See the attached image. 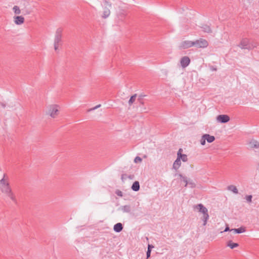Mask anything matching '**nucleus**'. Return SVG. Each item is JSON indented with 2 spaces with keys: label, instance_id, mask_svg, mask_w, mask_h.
I'll list each match as a JSON object with an SVG mask.
<instances>
[{
  "label": "nucleus",
  "instance_id": "nucleus-14",
  "mask_svg": "<svg viewBox=\"0 0 259 259\" xmlns=\"http://www.w3.org/2000/svg\"><path fill=\"white\" fill-rule=\"evenodd\" d=\"M181 165V161L179 159V158H177L173 164L172 168L175 169L176 170H177L180 167Z\"/></svg>",
  "mask_w": 259,
  "mask_h": 259
},
{
  "label": "nucleus",
  "instance_id": "nucleus-6",
  "mask_svg": "<svg viewBox=\"0 0 259 259\" xmlns=\"http://www.w3.org/2000/svg\"><path fill=\"white\" fill-rule=\"evenodd\" d=\"M194 46V41L190 40H185L181 42L179 48L181 50L188 49Z\"/></svg>",
  "mask_w": 259,
  "mask_h": 259
},
{
  "label": "nucleus",
  "instance_id": "nucleus-31",
  "mask_svg": "<svg viewBox=\"0 0 259 259\" xmlns=\"http://www.w3.org/2000/svg\"><path fill=\"white\" fill-rule=\"evenodd\" d=\"M205 141H206V140L203 138V135L200 140L201 144L202 145H204L205 144Z\"/></svg>",
  "mask_w": 259,
  "mask_h": 259
},
{
  "label": "nucleus",
  "instance_id": "nucleus-39",
  "mask_svg": "<svg viewBox=\"0 0 259 259\" xmlns=\"http://www.w3.org/2000/svg\"><path fill=\"white\" fill-rule=\"evenodd\" d=\"M105 3H106L109 6V7H111V4L109 3L108 2L106 1Z\"/></svg>",
  "mask_w": 259,
  "mask_h": 259
},
{
  "label": "nucleus",
  "instance_id": "nucleus-2",
  "mask_svg": "<svg viewBox=\"0 0 259 259\" xmlns=\"http://www.w3.org/2000/svg\"><path fill=\"white\" fill-rule=\"evenodd\" d=\"M194 209H197L199 212L203 213L202 220L203 221V226L206 225L209 218L207 209L202 204H198L193 206Z\"/></svg>",
  "mask_w": 259,
  "mask_h": 259
},
{
  "label": "nucleus",
  "instance_id": "nucleus-20",
  "mask_svg": "<svg viewBox=\"0 0 259 259\" xmlns=\"http://www.w3.org/2000/svg\"><path fill=\"white\" fill-rule=\"evenodd\" d=\"M227 245L229 246L231 249H233L239 246V244L237 243H234L232 241L230 240L227 243Z\"/></svg>",
  "mask_w": 259,
  "mask_h": 259
},
{
  "label": "nucleus",
  "instance_id": "nucleus-37",
  "mask_svg": "<svg viewBox=\"0 0 259 259\" xmlns=\"http://www.w3.org/2000/svg\"><path fill=\"white\" fill-rule=\"evenodd\" d=\"M154 246L152 245L149 244L148 246V249H149L151 251L152 248H153Z\"/></svg>",
  "mask_w": 259,
  "mask_h": 259
},
{
  "label": "nucleus",
  "instance_id": "nucleus-7",
  "mask_svg": "<svg viewBox=\"0 0 259 259\" xmlns=\"http://www.w3.org/2000/svg\"><path fill=\"white\" fill-rule=\"evenodd\" d=\"M239 46L242 49L250 50L251 49L249 44V40L248 38H243L240 43Z\"/></svg>",
  "mask_w": 259,
  "mask_h": 259
},
{
  "label": "nucleus",
  "instance_id": "nucleus-10",
  "mask_svg": "<svg viewBox=\"0 0 259 259\" xmlns=\"http://www.w3.org/2000/svg\"><path fill=\"white\" fill-rule=\"evenodd\" d=\"M182 151L183 150L181 148L179 149L177 154V158H179L180 160L182 159L183 161L186 162L188 160L187 156L186 154H182Z\"/></svg>",
  "mask_w": 259,
  "mask_h": 259
},
{
  "label": "nucleus",
  "instance_id": "nucleus-15",
  "mask_svg": "<svg viewBox=\"0 0 259 259\" xmlns=\"http://www.w3.org/2000/svg\"><path fill=\"white\" fill-rule=\"evenodd\" d=\"M110 14V11L108 8H105L103 12L102 18L106 19L109 17Z\"/></svg>",
  "mask_w": 259,
  "mask_h": 259
},
{
  "label": "nucleus",
  "instance_id": "nucleus-17",
  "mask_svg": "<svg viewBox=\"0 0 259 259\" xmlns=\"http://www.w3.org/2000/svg\"><path fill=\"white\" fill-rule=\"evenodd\" d=\"M202 28L203 31L204 32H206V33H211L212 32L211 28L209 26H208L207 25H203L202 26Z\"/></svg>",
  "mask_w": 259,
  "mask_h": 259
},
{
  "label": "nucleus",
  "instance_id": "nucleus-18",
  "mask_svg": "<svg viewBox=\"0 0 259 259\" xmlns=\"http://www.w3.org/2000/svg\"><path fill=\"white\" fill-rule=\"evenodd\" d=\"M228 190L232 191L235 194H238V191L236 187L234 185H230L227 187Z\"/></svg>",
  "mask_w": 259,
  "mask_h": 259
},
{
  "label": "nucleus",
  "instance_id": "nucleus-32",
  "mask_svg": "<svg viewBox=\"0 0 259 259\" xmlns=\"http://www.w3.org/2000/svg\"><path fill=\"white\" fill-rule=\"evenodd\" d=\"M100 106H101V105H100V104H99V105H98L96 106L95 107H94V108L89 109L88 111V112H90V111H92V110H95V109H97V108H99Z\"/></svg>",
  "mask_w": 259,
  "mask_h": 259
},
{
  "label": "nucleus",
  "instance_id": "nucleus-35",
  "mask_svg": "<svg viewBox=\"0 0 259 259\" xmlns=\"http://www.w3.org/2000/svg\"><path fill=\"white\" fill-rule=\"evenodd\" d=\"M210 69L212 71H217V68L216 67L213 66H210Z\"/></svg>",
  "mask_w": 259,
  "mask_h": 259
},
{
  "label": "nucleus",
  "instance_id": "nucleus-30",
  "mask_svg": "<svg viewBox=\"0 0 259 259\" xmlns=\"http://www.w3.org/2000/svg\"><path fill=\"white\" fill-rule=\"evenodd\" d=\"M252 196L251 195H247L246 196V199L248 202H251L252 201Z\"/></svg>",
  "mask_w": 259,
  "mask_h": 259
},
{
  "label": "nucleus",
  "instance_id": "nucleus-23",
  "mask_svg": "<svg viewBox=\"0 0 259 259\" xmlns=\"http://www.w3.org/2000/svg\"><path fill=\"white\" fill-rule=\"evenodd\" d=\"M178 176L181 178V180L185 183V187H187L188 185L187 178L185 176H183L182 174H179Z\"/></svg>",
  "mask_w": 259,
  "mask_h": 259
},
{
  "label": "nucleus",
  "instance_id": "nucleus-9",
  "mask_svg": "<svg viewBox=\"0 0 259 259\" xmlns=\"http://www.w3.org/2000/svg\"><path fill=\"white\" fill-rule=\"evenodd\" d=\"M180 63L182 67L185 68L190 64V59L187 56L183 57L181 59Z\"/></svg>",
  "mask_w": 259,
  "mask_h": 259
},
{
  "label": "nucleus",
  "instance_id": "nucleus-27",
  "mask_svg": "<svg viewBox=\"0 0 259 259\" xmlns=\"http://www.w3.org/2000/svg\"><path fill=\"white\" fill-rule=\"evenodd\" d=\"M143 96H140L138 99V102L142 105L144 104V101L143 99Z\"/></svg>",
  "mask_w": 259,
  "mask_h": 259
},
{
  "label": "nucleus",
  "instance_id": "nucleus-3",
  "mask_svg": "<svg viewBox=\"0 0 259 259\" xmlns=\"http://www.w3.org/2000/svg\"><path fill=\"white\" fill-rule=\"evenodd\" d=\"M63 29L59 28L57 29L55 33L54 40V49L56 51L58 50L60 46L62 45V33Z\"/></svg>",
  "mask_w": 259,
  "mask_h": 259
},
{
  "label": "nucleus",
  "instance_id": "nucleus-4",
  "mask_svg": "<svg viewBox=\"0 0 259 259\" xmlns=\"http://www.w3.org/2000/svg\"><path fill=\"white\" fill-rule=\"evenodd\" d=\"M194 46L198 48H204L208 46V41L203 38H200L199 39L194 41Z\"/></svg>",
  "mask_w": 259,
  "mask_h": 259
},
{
  "label": "nucleus",
  "instance_id": "nucleus-12",
  "mask_svg": "<svg viewBox=\"0 0 259 259\" xmlns=\"http://www.w3.org/2000/svg\"><path fill=\"white\" fill-rule=\"evenodd\" d=\"M123 225L121 223H118L116 224L113 227V230L115 232L119 233L123 229Z\"/></svg>",
  "mask_w": 259,
  "mask_h": 259
},
{
  "label": "nucleus",
  "instance_id": "nucleus-8",
  "mask_svg": "<svg viewBox=\"0 0 259 259\" xmlns=\"http://www.w3.org/2000/svg\"><path fill=\"white\" fill-rule=\"evenodd\" d=\"M217 120L221 123H227L230 120V117L225 114L219 115L217 117Z\"/></svg>",
  "mask_w": 259,
  "mask_h": 259
},
{
  "label": "nucleus",
  "instance_id": "nucleus-1",
  "mask_svg": "<svg viewBox=\"0 0 259 259\" xmlns=\"http://www.w3.org/2000/svg\"><path fill=\"white\" fill-rule=\"evenodd\" d=\"M0 190L8 197L14 203H17L15 195L13 192L9 183V178L6 174H4L3 178L0 180Z\"/></svg>",
  "mask_w": 259,
  "mask_h": 259
},
{
  "label": "nucleus",
  "instance_id": "nucleus-40",
  "mask_svg": "<svg viewBox=\"0 0 259 259\" xmlns=\"http://www.w3.org/2000/svg\"><path fill=\"white\" fill-rule=\"evenodd\" d=\"M130 179H132L133 178L134 176L133 175H130L128 177Z\"/></svg>",
  "mask_w": 259,
  "mask_h": 259
},
{
  "label": "nucleus",
  "instance_id": "nucleus-26",
  "mask_svg": "<svg viewBox=\"0 0 259 259\" xmlns=\"http://www.w3.org/2000/svg\"><path fill=\"white\" fill-rule=\"evenodd\" d=\"M126 14L124 10H122L118 14L119 18H124L126 16Z\"/></svg>",
  "mask_w": 259,
  "mask_h": 259
},
{
  "label": "nucleus",
  "instance_id": "nucleus-21",
  "mask_svg": "<svg viewBox=\"0 0 259 259\" xmlns=\"http://www.w3.org/2000/svg\"><path fill=\"white\" fill-rule=\"evenodd\" d=\"M121 209L124 212H130L131 211V206L130 205H124L121 207Z\"/></svg>",
  "mask_w": 259,
  "mask_h": 259
},
{
  "label": "nucleus",
  "instance_id": "nucleus-36",
  "mask_svg": "<svg viewBox=\"0 0 259 259\" xmlns=\"http://www.w3.org/2000/svg\"><path fill=\"white\" fill-rule=\"evenodd\" d=\"M231 229H230L229 227L228 226H227L224 230V232H227V231H231Z\"/></svg>",
  "mask_w": 259,
  "mask_h": 259
},
{
  "label": "nucleus",
  "instance_id": "nucleus-13",
  "mask_svg": "<svg viewBox=\"0 0 259 259\" xmlns=\"http://www.w3.org/2000/svg\"><path fill=\"white\" fill-rule=\"evenodd\" d=\"M203 138L208 142L212 143L215 140V138L213 136H210L209 134L203 135Z\"/></svg>",
  "mask_w": 259,
  "mask_h": 259
},
{
  "label": "nucleus",
  "instance_id": "nucleus-25",
  "mask_svg": "<svg viewBox=\"0 0 259 259\" xmlns=\"http://www.w3.org/2000/svg\"><path fill=\"white\" fill-rule=\"evenodd\" d=\"M14 11V13L16 14H20V13H21V10L20 9H19V7H18L17 6H15L13 8Z\"/></svg>",
  "mask_w": 259,
  "mask_h": 259
},
{
  "label": "nucleus",
  "instance_id": "nucleus-16",
  "mask_svg": "<svg viewBox=\"0 0 259 259\" xmlns=\"http://www.w3.org/2000/svg\"><path fill=\"white\" fill-rule=\"evenodd\" d=\"M132 189L134 191H138L140 189V184L138 181H135L132 185Z\"/></svg>",
  "mask_w": 259,
  "mask_h": 259
},
{
  "label": "nucleus",
  "instance_id": "nucleus-24",
  "mask_svg": "<svg viewBox=\"0 0 259 259\" xmlns=\"http://www.w3.org/2000/svg\"><path fill=\"white\" fill-rule=\"evenodd\" d=\"M136 97L137 94H135L131 97L128 101V104L130 105H131L135 101Z\"/></svg>",
  "mask_w": 259,
  "mask_h": 259
},
{
  "label": "nucleus",
  "instance_id": "nucleus-19",
  "mask_svg": "<svg viewBox=\"0 0 259 259\" xmlns=\"http://www.w3.org/2000/svg\"><path fill=\"white\" fill-rule=\"evenodd\" d=\"M231 231H233L235 233H241L245 231L244 228L240 227L238 229H232L231 230Z\"/></svg>",
  "mask_w": 259,
  "mask_h": 259
},
{
  "label": "nucleus",
  "instance_id": "nucleus-28",
  "mask_svg": "<svg viewBox=\"0 0 259 259\" xmlns=\"http://www.w3.org/2000/svg\"><path fill=\"white\" fill-rule=\"evenodd\" d=\"M115 194L120 197H122L123 196L122 192L119 190H116L115 191Z\"/></svg>",
  "mask_w": 259,
  "mask_h": 259
},
{
  "label": "nucleus",
  "instance_id": "nucleus-38",
  "mask_svg": "<svg viewBox=\"0 0 259 259\" xmlns=\"http://www.w3.org/2000/svg\"><path fill=\"white\" fill-rule=\"evenodd\" d=\"M127 177L126 174H122L121 176V179L123 180L124 179H125Z\"/></svg>",
  "mask_w": 259,
  "mask_h": 259
},
{
  "label": "nucleus",
  "instance_id": "nucleus-33",
  "mask_svg": "<svg viewBox=\"0 0 259 259\" xmlns=\"http://www.w3.org/2000/svg\"><path fill=\"white\" fill-rule=\"evenodd\" d=\"M188 185H189L191 188H194L196 186L195 184L192 182H188Z\"/></svg>",
  "mask_w": 259,
  "mask_h": 259
},
{
  "label": "nucleus",
  "instance_id": "nucleus-29",
  "mask_svg": "<svg viewBox=\"0 0 259 259\" xmlns=\"http://www.w3.org/2000/svg\"><path fill=\"white\" fill-rule=\"evenodd\" d=\"M142 159L141 157H139V156H137L135 159H134V161L136 163H137V162H141L142 161Z\"/></svg>",
  "mask_w": 259,
  "mask_h": 259
},
{
  "label": "nucleus",
  "instance_id": "nucleus-22",
  "mask_svg": "<svg viewBox=\"0 0 259 259\" xmlns=\"http://www.w3.org/2000/svg\"><path fill=\"white\" fill-rule=\"evenodd\" d=\"M250 144L251 145V147L252 148H259V143H258V142H257L256 141L253 140V141H251L250 143Z\"/></svg>",
  "mask_w": 259,
  "mask_h": 259
},
{
  "label": "nucleus",
  "instance_id": "nucleus-5",
  "mask_svg": "<svg viewBox=\"0 0 259 259\" xmlns=\"http://www.w3.org/2000/svg\"><path fill=\"white\" fill-rule=\"evenodd\" d=\"M59 106L57 105H52L50 106L49 114L52 118H56L59 114Z\"/></svg>",
  "mask_w": 259,
  "mask_h": 259
},
{
  "label": "nucleus",
  "instance_id": "nucleus-34",
  "mask_svg": "<svg viewBox=\"0 0 259 259\" xmlns=\"http://www.w3.org/2000/svg\"><path fill=\"white\" fill-rule=\"evenodd\" d=\"M151 252V251L149 249H148V250L147 251V253H146L147 254V258H148L150 256Z\"/></svg>",
  "mask_w": 259,
  "mask_h": 259
},
{
  "label": "nucleus",
  "instance_id": "nucleus-11",
  "mask_svg": "<svg viewBox=\"0 0 259 259\" xmlns=\"http://www.w3.org/2000/svg\"><path fill=\"white\" fill-rule=\"evenodd\" d=\"M14 22L17 25L22 24L24 22V18L21 16H15L14 17Z\"/></svg>",
  "mask_w": 259,
  "mask_h": 259
}]
</instances>
